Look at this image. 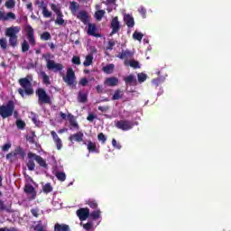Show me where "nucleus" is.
Returning a JSON list of instances; mask_svg holds the SVG:
<instances>
[{"instance_id": "f257e3e1", "label": "nucleus", "mask_w": 231, "mask_h": 231, "mask_svg": "<svg viewBox=\"0 0 231 231\" xmlns=\"http://www.w3.org/2000/svg\"><path fill=\"white\" fill-rule=\"evenodd\" d=\"M27 156L29 158L27 162V169L29 171H35V162L38 163V165H40V167L48 169V163H46V161L41 155H37V153L29 152ZM33 160H35V162H33Z\"/></svg>"}, {"instance_id": "f03ea898", "label": "nucleus", "mask_w": 231, "mask_h": 231, "mask_svg": "<svg viewBox=\"0 0 231 231\" xmlns=\"http://www.w3.org/2000/svg\"><path fill=\"white\" fill-rule=\"evenodd\" d=\"M21 88H18V93L20 97L24 98V96L27 95L28 97H32L33 95V88L32 87V81L28 79V78H22L18 80Z\"/></svg>"}, {"instance_id": "7ed1b4c3", "label": "nucleus", "mask_w": 231, "mask_h": 231, "mask_svg": "<svg viewBox=\"0 0 231 231\" xmlns=\"http://www.w3.org/2000/svg\"><path fill=\"white\" fill-rule=\"evenodd\" d=\"M19 32H21V26H12L8 27L5 30V36L9 37V45H11L12 48H15V46H17V34L19 33Z\"/></svg>"}, {"instance_id": "20e7f679", "label": "nucleus", "mask_w": 231, "mask_h": 231, "mask_svg": "<svg viewBox=\"0 0 231 231\" xmlns=\"http://www.w3.org/2000/svg\"><path fill=\"white\" fill-rule=\"evenodd\" d=\"M42 59L47 62L46 66L50 71H62L64 69V65L60 63H56L55 60H51V53H46L42 55Z\"/></svg>"}, {"instance_id": "39448f33", "label": "nucleus", "mask_w": 231, "mask_h": 231, "mask_svg": "<svg viewBox=\"0 0 231 231\" xmlns=\"http://www.w3.org/2000/svg\"><path fill=\"white\" fill-rule=\"evenodd\" d=\"M15 109V103L14 100H9L6 105L0 106V116L2 118H10L14 115Z\"/></svg>"}, {"instance_id": "423d86ee", "label": "nucleus", "mask_w": 231, "mask_h": 231, "mask_svg": "<svg viewBox=\"0 0 231 231\" xmlns=\"http://www.w3.org/2000/svg\"><path fill=\"white\" fill-rule=\"evenodd\" d=\"M36 96L38 97V104L39 106H42L47 104L48 106H51V97L44 88H38L36 90Z\"/></svg>"}, {"instance_id": "0eeeda50", "label": "nucleus", "mask_w": 231, "mask_h": 231, "mask_svg": "<svg viewBox=\"0 0 231 231\" xmlns=\"http://www.w3.org/2000/svg\"><path fill=\"white\" fill-rule=\"evenodd\" d=\"M134 125H136V123L129 121L127 119L116 122V127L117 129H120L121 131H131V129H133Z\"/></svg>"}, {"instance_id": "6e6552de", "label": "nucleus", "mask_w": 231, "mask_h": 231, "mask_svg": "<svg viewBox=\"0 0 231 231\" xmlns=\"http://www.w3.org/2000/svg\"><path fill=\"white\" fill-rule=\"evenodd\" d=\"M76 79L75 71H73V69L71 68L68 69L66 76H63V81L68 86H71L72 88L77 86V83H75Z\"/></svg>"}, {"instance_id": "1a4fd4ad", "label": "nucleus", "mask_w": 231, "mask_h": 231, "mask_svg": "<svg viewBox=\"0 0 231 231\" xmlns=\"http://www.w3.org/2000/svg\"><path fill=\"white\" fill-rule=\"evenodd\" d=\"M23 192L29 196V201H33L37 198V191L32 184H26L23 188Z\"/></svg>"}, {"instance_id": "9d476101", "label": "nucleus", "mask_w": 231, "mask_h": 231, "mask_svg": "<svg viewBox=\"0 0 231 231\" xmlns=\"http://www.w3.org/2000/svg\"><path fill=\"white\" fill-rule=\"evenodd\" d=\"M25 32L27 33V39L31 44V46H35V31L32 25L27 24L25 26Z\"/></svg>"}, {"instance_id": "9b49d317", "label": "nucleus", "mask_w": 231, "mask_h": 231, "mask_svg": "<svg viewBox=\"0 0 231 231\" xmlns=\"http://www.w3.org/2000/svg\"><path fill=\"white\" fill-rule=\"evenodd\" d=\"M35 5H40L39 8H42V15L45 17V19H49V17H51V11L48 10V5L44 3V1H39L37 0L35 2Z\"/></svg>"}, {"instance_id": "f8f14e48", "label": "nucleus", "mask_w": 231, "mask_h": 231, "mask_svg": "<svg viewBox=\"0 0 231 231\" xmlns=\"http://www.w3.org/2000/svg\"><path fill=\"white\" fill-rule=\"evenodd\" d=\"M112 32H110V35H115V33H118L120 32V21H118V16H116L111 21L110 25Z\"/></svg>"}, {"instance_id": "ddd939ff", "label": "nucleus", "mask_w": 231, "mask_h": 231, "mask_svg": "<svg viewBox=\"0 0 231 231\" xmlns=\"http://www.w3.org/2000/svg\"><path fill=\"white\" fill-rule=\"evenodd\" d=\"M77 216L79 218V221H86L89 217V208H81L77 210Z\"/></svg>"}, {"instance_id": "4468645a", "label": "nucleus", "mask_w": 231, "mask_h": 231, "mask_svg": "<svg viewBox=\"0 0 231 231\" xmlns=\"http://www.w3.org/2000/svg\"><path fill=\"white\" fill-rule=\"evenodd\" d=\"M134 52L129 51V49L123 50L119 54L116 55L117 59L121 60H127V59H133Z\"/></svg>"}, {"instance_id": "2eb2a0df", "label": "nucleus", "mask_w": 231, "mask_h": 231, "mask_svg": "<svg viewBox=\"0 0 231 231\" xmlns=\"http://www.w3.org/2000/svg\"><path fill=\"white\" fill-rule=\"evenodd\" d=\"M51 135L53 139V142L58 149V151H60L62 149V140L59 138V134H57V132L51 131Z\"/></svg>"}, {"instance_id": "dca6fc26", "label": "nucleus", "mask_w": 231, "mask_h": 231, "mask_svg": "<svg viewBox=\"0 0 231 231\" xmlns=\"http://www.w3.org/2000/svg\"><path fill=\"white\" fill-rule=\"evenodd\" d=\"M15 14L9 12L6 14H5V12L0 11V21H15Z\"/></svg>"}, {"instance_id": "f3484780", "label": "nucleus", "mask_w": 231, "mask_h": 231, "mask_svg": "<svg viewBox=\"0 0 231 231\" xmlns=\"http://www.w3.org/2000/svg\"><path fill=\"white\" fill-rule=\"evenodd\" d=\"M69 142H83L84 141V133L78 132L76 134H70L69 137Z\"/></svg>"}, {"instance_id": "a211bd4d", "label": "nucleus", "mask_w": 231, "mask_h": 231, "mask_svg": "<svg viewBox=\"0 0 231 231\" xmlns=\"http://www.w3.org/2000/svg\"><path fill=\"white\" fill-rule=\"evenodd\" d=\"M88 35L100 37V34L97 33V25L95 23H88Z\"/></svg>"}, {"instance_id": "6ab92c4d", "label": "nucleus", "mask_w": 231, "mask_h": 231, "mask_svg": "<svg viewBox=\"0 0 231 231\" xmlns=\"http://www.w3.org/2000/svg\"><path fill=\"white\" fill-rule=\"evenodd\" d=\"M104 84L106 86H109L110 88H113L115 86H118V78H115V77H111V78H107Z\"/></svg>"}, {"instance_id": "aec40b11", "label": "nucleus", "mask_w": 231, "mask_h": 231, "mask_svg": "<svg viewBox=\"0 0 231 231\" xmlns=\"http://www.w3.org/2000/svg\"><path fill=\"white\" fill-rule=\"evenodd\" d=\"M67 118L69 120V125L71 127H74V129H79V123H77V119L75 118V116L72 114H68Z\"/></svg>"}, {"instance_id": "412c9836", "label": "nucleus", "mask_w": 231, "mask_h": 231, "mask_svg": "<svg viewBox=\"0 0 231 231\" xmlns=\"http://www.w3.org/2000/svg\"><path fill=\"white\" fill-rule=\"evenodd\" d=\"M124 21L128 28L134 27V18H133L131 14H125L124 16Z\"/></svg>"}, {"instance_id": "4be33fe9", "label": "nucleus", "mask_w": 231, "mask_h": 231, "mask_svg": "<svg viewBox=\"0 0 231 231\" xmlns=\"http://www.w3.org/2000/svg\"><path fill=\"white\" fill-rule=\"evenodd\" d=\"M125 83L126 86H136V78H134V75L130 74L129 76L125 77L124 79Z\"/></svg>"}, {"instance_id": "5701e85b", "label": "nucleus", "mask_w": 231, "mask_h": 231, "mask_svg": "<svg viewBox=\"0 0 231 231\" xmlns=\"http://www.w3.org/2000/svg\"><path fill=\"white\" fill-rule=\"evenodd\" d=\"M14 156H20V158L22 160H24L25 156H26V152H24V149H23V147L18 146L14 149Z\"/></svg>"}, {"instance_id": "b1692460", "label": "nucleus", "mask_w": 231, "mask_h": 231, "mask_svg": "<svg viewBox=\"0 0 231 231\" xmlns=\"http://www.w3.org/2000/svg\"><path fill=\"white\" fill-rule=\"evenodd\" d=\"M69 10L73 15H75L79 10H80V5L76 1L70 2Z\"/></svg>"}, {"instance_id": "393cba45", "label": "nucleus", "mask_w": 231, "mask_h": 231, "mask_svg": "<svg viewBox=\"0 0 231 231\" xmlns=\"http://www.w3.org/2000/svg\"><path fill=\"white\" fill-rule=\"evenodd\" d=\"M77 17L78 19H79V21H81V23H84V24H86V23L89 21V17L88 16V12L86 11H80Z\"/></svg>"}, {"instance_id": "a878e982", "label": "nucleus", "mask_w": 231, "mask_h": 231, "mask_svg": "<svg viewBox=\"0 0 231 231\" xmlns=\"http://www.w3.org/2000/svg\"><path fill=\"white\" fill-rule=\"evenodd\" d=\"M54 231H70L69 226L66 224H55L54 226Z\"/></svg>"}, {"instance_id": "bb28decb", "label": "nucleus", "mask_w": 231, "mask_h": 231, "mask_svg": "<svg viewBox=\"0 0 231 231\" xmlns=\"http://www.w3.org/2000/svg\"><path fill=\"white\" fill-rule=\"evenodd\" d=\"M87 149L89 152H98L97 149V143H93L91 141H88L87 144Z\"/></svg>"}, {"instance_id": "cd10ccee", "label": "nucleus", "mask_w": 231, "mask_h": 231, "mask_svg": "<svg viewBox=\"0 0 231 231\" xmlns=\"http://www.w3.org/2000/svg\"><path fill=\"white\" fill-rule=\"evenodd\" d=\"M104 73H106V75H111L115 71V64L111 63L105 67H103Z\"/></svg>"}, {"instance_id": "c85d7f7f", "label": "nucleus", "mask_w": 231, "mask_h": 231, "mask_svg": "<svg viewBox=\"0 0 231 231\" xmlns=\"http://www.w3.org/2000/svg\"><path fill=\"white\" fill-rule=\"evenodd\" d=\"M120 98H124V91L116 89L112 97V100H120Z\"/></svg>"}, {"instance_id": "c756f323", "label": "nucleus", "mask_w": 231, "mask_h": 231, "mask_svg": "<svg viewBox=\"0 0 231 231\" xmlns=\"http://www.w3.org/2000/svg\"><path fill=\"white\" fill-rule=\"evenodd\" d=\"M41 77L42 79L43 84H45L46 86H50V84H51V82L50 81V76H48V74H46V72L42 71Z\"/></svg>"}, {"instance_id": "7c9ffc66", "label": "nucleus", "mask_w": 231, "mask_h": 231, "mask_svg": "<svg viewBox=\"0 0 231 231\" xmlns=\"http://www.w3.org/2000/svg\"><path fill=\"white\" fill-rule=\"evenodd\" d=\"M78 101L80 102L81 104H86V102H88V94L79 92Z\"/></svg>"}, {"instance_id": "2f4dec72", "label": "nucleus", "mask_w": 231, "mask_h": 231, "mask_svg": "<svg viewBox=\"0 0 231 231\" xmlns=\"http://www.w3.org/2000/svg\"><path fill=\"white\" fill-rule=\"evenodd\" d=\"M93 64V55L88 54L85 58V61L83 62V66L88 68V66H91Z\"/></svg>"}, {"instance_id": "473e14b6", "label": "nucleus", "mask_w": 231, "mask_h": 231, "mask_svg": "<svg viewBox=\"0 0 231 231\" xmlns=\"http://www.w3.org/2000/svg\"><path fill=\"white\" fill-rule=\"evenodd\" d=\"M86 204L90 207V208H93L94 210H97L98 208V203H97V200L95 199H88L86 201Z\"/></svg>"}, {"instance_id": "72a5a7b5", "label": "nucleus", "mask_w": 231, "mask_h": 231, "mask_svg": "<svg viewBox=\"0 0 231 231\" xmlns=\"http://www.w3.org/2000/svg\"><path fill=\"white\" fill-rule=\"evenodd\" d=\"M104 15H106L105 10H97L95 13V18L97 19V21H102V18L104 17Z\"/></svg>"}, {"instance_id": "f704fd0d", "label": "nucleus", "mask_w": 231, "mask_h": 231, "mask_svg": "<svg viewBox=\"0 0 231 231\" xmlns=\"http://www.w3.org/2000/svg\"><path fill=\"white\" fill-rule=\"evenodd\" d=\"M51 6V10H52V12H55L56 15H61L62 11H60V7L57 6V5L55 4H50Z\"/></svg>"}, {"instance_id": "c9c22d12", "label": "nucleus", "mask_w": 231, "mask_h": 231, "mask_svg": "<svg viewBox=\"0 0 231 231\" xmlns=\"http://www.w3.org/2000/svg\"><path fill=\"white\" fill-rule=\"evenodd\" d=\"M100 214H101L100 209H97L90 213L89 217H91V219L97 220V219H100Z\"/></svg>"}, {"instance_id": "e433bc0d", "label": "nucleus", "mask_w": 231, "mask_h": 231, "mask_svg": "<svg viewBox=\"0 0 231 231\" xmlns=\"http://www.w3.org/2000/svg\"><path fill=\"white\" fill-rule=\"evenodd\" d=\"M42 190L44 192V194H50V192L53 191V187H51V183H46L43 187H42Z\"/></svg>"}, {"instance_id": "4c0bfd02", "label": "nucleus", "mask_w": 231, "mask_h": 231, "mask_svg": "<svg viewBox=\"0 0 231 231\" xmlns=\"http://www.w3.org/2000/svg\"><path fill=\"white\" fill-rule=\"evenodd\" d=\"M117 43H118V42H116L115 40H109L107 46H106V50L111 51V50H113V48H115V46H116Z\"/></svg>"}, {"instance_id": "58836bf2", "label": "nucleus", "mask_w": 231, "mask_h": 231, "mask_svg": "<svg viewBox=\"0 0 231 231\" xmlns=\"http://www.w3.org/2000/svg\"><path fill=\"white\" fill-rule=\"evenodd\" d=\"M30 50V44L28 43V41L24 40L22 43V51L23 53H26Z\"/></svg>"}, {"instance_id": "ea45409f", "label": "nucleus", "mask_w": 231, "mask_h": 231, "mask_svg": "<svg viewBox=\"0 0 231 231\" xmlns=\"http://www.w3.org/2000/svg\"><path fill=\"white\" fill-rule=\"evenodd\" d=\"M56 178L59 180V181H66V173L58 171L56 173Z\"/></svg>"}, {"instance_id": "a19ab883", "label": "nucleus", "mask_w": 231, "mask_h": 231, "mask_svg": "<svg viewBox=\"0 0 231 231\" xmlns=\"http://www.w3.org/2000/svg\"><path fill=\"white\" fill-rule=\"evenodd\" d=\"M16 127L23 131L26 127V123L21 119H18L16 120Z\"/></svg>"}, {"instance_id": "79ce46f5", "label": "nucleus", "mask_w": 231, "mask_h": 231, "mask_svg": "<svg viewBox=\"0 0 231 231\" xmlns=\"http://www.w3.org/2000/svg\"><path fill=\"white\" fill-rule=\"evenodd\" d=\"M64 17V14L61 13L60 15H57V19L55 20V23L59 24L60 26H62L64 24V20L62 19Z\"/></svg>"}, {"instance_id": "37998d69", "label": "nucleus", "mask_w": 231, "mask_h": 231, "mask_svg": "<svg viewBox=\"0 0 231 231\" xmlns=\"http://www.w3.org/2000/svg\"><path fill=\"white\" fill-rule=\"evenodd\" d=\"M138 82H145L147 80V75L145 73H139L137 75Z\"/></svg>"}, {"instance_id": "c03bdc74", "label": "nucleus", "mask_w": 231, "mask_h": 231, "mask_svg": "<svg viewBox=\"0 0 231 231\" xmlns=\"http://www.w3.org/2000/svg\"><path fill=\"white\" fill-rule=\"evenodd\" d=\"M133 37H134V39H135V41L141 42L142 39H143V34L142 32L135 31L133 34Z\"/></svg>"}, {"instance_id": "a18cd8bd", "label": "nucleus", "mask_w": 231, "mask_h": 231, "mask_svg": "<svg viewBox=\"0 0 231 231\" xmlns=\"http://www.w3.org/2000/svg\"><path fill=\"white\" fill-rule=\"evenodd\" d=\"M5 6L8 9L15 8V0H7L5 2Z\"/></svg>"}, {"instance_id": "49530a36", "label": "nucleus", "mask_w": 231, "mask_h": 231, "mask_svg": "<svg viewBox=\"0 0 231 231\" xmlns=\"http://www.w3.org/2000/svg\"><path fill=\"white\" fill-rule=\"evenodd\" d=\"M41 39L42 41H50V39H51V34H50L48 32H44L42 33Z\"/></svg>"}, {"instance_id": "de8ad7c7", "label": "nucleus", "mask_w": 231, "mask_h": 231, "mask_svg": "<svg viewBox=\"0 0 231 231\" xmlns=\"http://www.w3.org/2000/svg\"><path fill=\"white\" fill-rule=\"evenodd\" d=\"M129 65L131 66V68H134L135 69L140 68V62H138L137 60H131L129 61Z\"/></svg>"}, {"instance_id": "09e8293b", "label": "nucleus", "mask_w": 231, "mask_h": 231, "mask_svg": "<svg viewBox=\"0 0 231 231\" xmlns=\"http://www.w3.org/2000/svg\"><path fill=\"white\" fill-rule=\"evenodd\" d=\"M71 62H72V64H76V66H80V64H81V62H80V57H79V56H73Z\"/></svg>"}, {"instance_id": "8fccbe9b", "label": "nucleus", "mask_w": 231, "mask_h": 231, "mask_svg": "<svg viewBox=\"0 0 231 231\" xmlns=\"http://www.w3.org/2000/svg\"><path fill=\"white\" fill-rule=\"evenodd\" d=\"M26 140L29 142V143H35V133H32V135H27Z\"/></svg>"}, {"instance_id": "3c124183", "label": "nucleus", "mask_w": 231, "mask_h": 231, "mask_svg": "<svg viewBox=\"0 0 231 231\" xmlns=\"http://www.w3.org/2000/svg\"><path fill=\"white\" fill-rule=\"evenodd\" d=\"M11 148H12V143H5V144H4V145L2 146V151H3L4 152H8V151H10Z\"/></svg>"}, {"instance_id": "603ef678", "label": "nucleus", "mask_w": 231, "mask_h": 231, "mask_svg": "<svg viewBox=\"0 0 231 231\" xmlns=\"http://www.w3.org/2000/svg\"><path fill=\"white\" fill-rule=\"evenodd\" d=\"M97 140H99V142H102V143H106V141L107 139L106 138V135L104 134V133H100L97 135Z\"/></svg>"}, {"instance_id": "864d4df0", "label": "nucleus", "mask_w": 231, "mask_h": 231, "mask_svg": "<svg viewBox=\"0 0 231 231\" xmlns=\"http://www.w3.org/2000/svg\"><path fill=\"white\" fill-rule=\"evenodd\" d=\"M83 228L84 230H91V228H93V222H88L86 224H83Z\"/></svg>"}, {"instance_id": "5fc2aeb1", "label": "nucleus", "mask_w": 231, "mask_h": 231, "mask_svg": "<svg viewBox=\"0 0 231 231\" xmlns=\"http://www.w3.org/2000/svg\"><path fill=\"white\" fill-rule=\"evenodd\" d=\"M138 12H139V14H141L143 19H145V17L147 15V10H145V8H143V7H140L138 9Z\"/></svg>"}, {"instance_id": "6e6d98bb", "label": "nucleus", "mask_w": 231, "mask_h": 231, "mask_svg": "<svg viewBox=\"0 0 231 231\" xmlns=\"http://www.w3.org/2000/svg\"><path fill=\"white\" fill-rule=\"evenodd\" d=\"M0 46L2 50H6V39L5 38L0 39Z\"/></svg>"}, {"instance_id": "4d7b16f0", "label": "nucleus", "mask_w": 231, "mask_h": 231, "mask_svg": "<svg viewBox=\"0 0 231 231\" xmlns=\"http://www.w3.org/2000/svg\"><path fill=\"white\" fill-rule=\"evenodd\" d=\"M112 145L115 149H122V145H120L116 139L112 140Z\"/></svg>"}, {"instance_id": "13d9d810", "label": "nucleus", "mask_w": 231, "mask_h": 231, "mask_svg": "<svg viewBox=\"0 0 231 231\" xmlns=\"http://www.w3.org/2000/svg\"><path fill=\"white\" fill-rule=\"evenodd\" d=\"M5 158H6V160H10L12 162L13 158H16L15 152H11L7 153Z\"/></svg>"}, {"instance_id": "bf43d9fd", "label": "nucleus", "mask_w": 231, "mask_h": 231, "mask_svg": "<svg viewBox=\"0 0 231 231\" xmlns=\"http://www.w3.org/2000/svg\"><path fill=\"white\" fill-rule=\"evenodd\" d=\"M31 214H32L34 217H39V208H32V209H31Z\"/></svg>"}, {"instance_id": "052dcab7", "label": "nucleus", "mask_w": 231, "mask_h": 231, "mask_svg": "<svg viewBox=\"0 0 231 231\" xmlns=\"http://www.w3.org/2000/svg\"><path fill=\"white\" fill-rule=\"evenodd\" d=\"M5 210H6V205L5 204V201L0 199V211L3 212Z\"/></svg>"}, {"instance_id": "680f3d73", "label": "nucleus", "mask_w": 231, "mask_h": 231, "mask_svg": "<svg viewBox=\"0 0 231 231\" xmlns=\"http://www.w3.org/2000/svg\"><path fill=\"white\" fill-rule=\"evenodd\" d=\"M0 231H17V228H15V227L8 228V227L5 226V227H1Z\"/></svg>"}, {"instance_id": "e2e57ef3", "label": "nucleus", "mask_w": 231, "mask_h": 231, "mask_svg": "<svg viewBox=\"0 0 231 231\" xmlns=\"http://www.w3.org/2000/svg\"><path fill=\"white\" fill-rule=\"evenodd\" d=\"M95 118H97V116H95L94 114H89L87 117V120L88 122H93V120H95Z\"/></svg>"}, {"instance_id": "0e129e2a", "label": "nucleus", "mask_w": 231, "mask_h": 231, "mask_svg": "<svg viewBox=\"0 0 231 231\" xmlns=\"http://www.w3.org/2000/svg\"><path fill=\"white\" fill-rule=\"evenodd\" d=\"M79 84H80V86H83V87L88 86V79H86V78L81 79L79 81Z\"/></svg>"}, {"instance_id": "69168bd1", "label": "nucleus", "mask_w": 231, "mask_h": 231, "mask_svg": "<svg viewBox=\"0 0 231 231\" xmlns=\"http://www.w3.org/2000/svg\"><path fill=\"white\" fill-rule=\"evenodd\" d=\"M26 8L27 10H29V12H33V5L32 4V2L26 5Z\"/></svg>"}, {"instance_id": "338daca9", "label": "nucleus", "mask_w": 231, "mask_h": 231, "mask_svg": "<svg viewBox=\"0 0 231 231\" xmlns=\"http://www.w3.org/2000/svg\"><path fill=\"white\" fill-rule=\"evenodd\" d=\"M96 89H97V93H104V88L102 87V85H97L96 87Z\"/></svg>"}, {"instance_id": "774afa93", "label": "nucleus", "mask_w": 231, "mask_h": 231, "mask_svg": "<svg viewBox=\"0 0 231 231\" xmlns=\"http://www.w3.org/2000/svg\"><path fill=\"white\" fill-rule=\"evenodd\" d=\"M60 116L63 119L66 120V118H68V116H66V114H64L63 112L60 113Z\"/></svg>"}]
</instances>
